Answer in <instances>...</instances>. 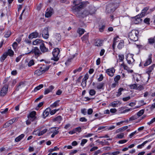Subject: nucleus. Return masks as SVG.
Returning a JSON list of instances; mask_svg holds the SVG:
<instances>
[{
  "mask_svg": "<svg viewBox=\"0 0 155 155\" xmlns=\"http://www.w3.org/2000/svg\"><path fill=\"white\" fill-rule=\"evenodd\" d=\"M137 84H131L130 85V87L131 88L133 89H137Z\"/></svg>",
  "mask_w": 155,
  "mask_h": 155,
  "instance_id": "obj_50",
  "label": "nucleus"
},
{
  "mask_svg": "<svg viewBox=\"0 0 155 155\" xmlns=\"http://www.w3.org/2000/svg\"><path fill=\"white\" fill-rule=\"evenodd\" d=\"M43 87V84H40L39 86L35 87V88L34 89V91L35 92L37 91L42 88Z\"/></svg>",
  "mask_w": 155,
  "mask_h": 155,
  "instance_id": "obj_35",
  "label": "nucleus"
},
{
  "mask_svg": "<svg viewBox=\"0 0 155 155\" xmlns=\"http://www.w3.org/2000/svg\"><path fill=\"white\" fill-rule=\"evenodd\" d=\"M35 64V62L34 60H31L30 61L28 62V67H31L32 65H33Z\"/></svg>",
  "mask_w": 155,
  "mask_h": 155,
  "instance_id": "obj_41",
  "label": "nucleus"
},
{
  "mask_svg": "<svg viewBox=\"0 0 155 155\" xmlns=\"http://www.w3.org/2000/svg\"><path fill=\"white\" fill-rule=\"evenodd\" d=\"M47 131V129H44L43 130L39 132L38 134V136H41V135H42L43 134H44L45 133H46V132Z\"/></svg>",
  "mask_w": 155,
  "mask_h": 155,
  "instance_id": "obj_37",
  "label": "nucleus"
},
{
  "mask_svg": "<svg viewBox=\"0 0 155 155\" xmlns=\"http://www.w3.org/2000/svg\"><path fill=\"white\" fill-rule=\"evenodd\" d=\"M121 66H123L124 68V69L125 70H126L127 71H129V68L124 63L122 64L121 65Z\"/></svg>",
  "mask_w": 155,
  "mask_h": 155,
  "instance_id": "obj_49",
  "label": "nucleus"
},
{
  "mask_svg": "<svg viewBox=\"0 0 155 155\" xmlns=\"http://www.w3.org/2000/svg\"><path fill=\"white\" fill-rule=\"evenodd\" d=\"M104 77L102 74L100 75L99 77L98 78V81H101L103 79Z\"/></svg>",
  "mask_w": 155,
  "mask_h": 155,
  "instance_id": "obj_61",
  "label": "nucleus"
},
{
  "mask_svg": "<svg viewBox=\"0 0 155 155\" xmlns=\"http://www.w3.org/2000/svg\"><path fill=\"white\" fill-rule=\"evenodd\" d=\"M7 56V54L5 53L1 57V61H4L5 59Z\"/></svg>",
  "mask_w": 155,
  "mask_h": 155,
  "instance_id": "obj_39",
  "label": "nucleus"
},
{
  "mask_svg": "<svg viewBox=\"0 0 155 155\" xmlns=\"http://www.w3.org/2000/svg\"><path fill=\"white\" fill-rule=\"evenodd\" d=\"M81 39L83 42L87 43L88 39V34H87L86 35H85L82 37L81 38Z\"/></svg>",
  "mask_w": 155,
  "mask_h": 155,
  "instance_id": "obj_25",
  "label": "nucleus"
},
{
  "mask_svg": "<svg viewBox=\"0 0 155 155\" xmlns=\"http://www.w3.org/2000/svg\"><path fill=\"white\" fill-rule=\"evenodd\" d=\"M55 38L58 41H59L61 38V35L59 34H57L55 35Z\"/></svg>",
  "mask_w": 155,
  "mask_h": 155,
  "instance_id": "obj_38",
  "label": "nucleus"
},
{
  "mask_svg": "<svg viewBox=\"0 0 155 155\" xmlns=\"http://www.w3.org/2000/svg\"><path fill=\"white\" fill-rule=\"evenodd\" d=\"M140 75L138 74H135L133 75V78L134 80H136L138 82L140 78Z\"/></svg>",
  "mask_w": 155,
  "mask_h": 155,
  "instance_id": "obj_24",
  "label": "nucleus"
},
{
  "mask_svg": "<svg viewBox=\"0 0 155 155\" xmlns=\"http://www.w3.org/2000/svg\"><path fill=\"white\" fill-rule=\"evenodd\" d=\"M58 127H53L50 128L49 130V133H52V134L51 135V137L53 138L54 136L57 134L58 133V131L59 129Z\"/></svg>",
  "mask_w": 155,
  "mask_h": 155,
  "instance_id": "obj_5",
  "label": "nucleus"
},
{
  "mask_svg": "<svg viewBox=\"0 0 155 155\" xmlns=\"http://www.w3.org/2000/svg\"><path fill=\"white\" fill-rule=\"evenodd\" d=\"M100 28L99 29V31L101 32H102L104 31V28H105V26L104 25H102L100 27Z\"/></svg>",
  "mask_w": 155,
  "mask_h": 155,
  "instance_id": "obj_59",
  "label": "nucleus"
},
{
  "mask_svg": "<svg viewBox=\"0 0 155 155\" xmlns=\"http://www.w3.org/2000/svg\"><path fill=\"white\" fill-rule=\"evenodd\" d=\"M124 90V89L122 88H120L118 90V94H117V97L119 96L121 94V92Z\"/></svg>",
  "mask_w": 155,
  "mask_h": 155,
  "instance_id": "obj_43",
  "label": "nucleus"
},
{
  "mask_svg": "<svg viewBox=\"0 0 155 155\" xmlns=\"http://www.w3.org/2000/svg\"><path fill=\"white\" fill-rule=\"evenodd\" d=\"M87 141V140L86 139H83L81 140V145L82 146H83L84 144Z\"/></svg>",
  "mask_w": 155,
  "mask_h": 155,
  "instance_id": "obj_45",
  "label": "nucleus"
},
{
  "mask_svg": "<svg viewBox=\"0 0 155 155\" xmlns=\"http://www.w3.org/2000/svg\"><path fill=\"white\" fill-rule=\"evenodd\" d=\"M36 112L35 111H33L30 113L29 114L28 116V117L30 120L33 121L36 118Z\"/></svg>",
  "mask_w": 155,
  "mask_h": 155,
  "instance_id": "obj_9",
  "label": "nucleus"
},
{
  "mask_svg": "<svg viewBox=\"0 0 155 155\" xmlns=\"http://www.w3.org/2000/svg\"><path fill=\"white\" fill-rule=\"evenodd\" d=\"M88 11L90 14V15L94 14L96 10L95 8L93 6H90L87 8Z\"/></svg>",
  "mask_w": 155,
  "mask_h": 155,
  "instance_id": "obj_18",
  "label": "nucleus"
},
{
  "mask_svg": "<svg viewBox=\"0 0 155 155\" xmlns=\"http://www.w3.org/2000/svg\"><path fill=\"white\" fill-rule=\"evenodd\" d=\"M118 7L117 5H114V3H110L107 6L106 12L107 13H112L115 11Z\"/></svg>",
  "mask_w": 155,
  "mask_h": 155,
  "instance_id": "obj_2",
  "label": "nucleus"
},
{
  "mask_svg": "<svg viewBox=\"0 0 155 155\" xmlns=\"http://www.w3.org/2000/svg\"><path fill=\"white\" fill-rule=\"evenodd\" d=\"M5 54H7V55H9L10 56H12L14 54V52L11 49H9L7 53H5Z\"/></svg>",
  "mask_w": 155,
  "mask_h": 155,
  "instance_id": "obj_34",
  "label": "nucleus"
},
{
  "mask_svg": "<svg viewBox=\"0 0 155 155\" xmlns=\"http://www.w3.org/2000/svg\"><path fill=\"white\" fill-rule=\"evenodd\" d=\"M82 68L81 67H79L78 68L74 70L73 71L74 74H75L77 72H79L81 71Z\"/></svg>",
  "mask_w": 155,
  "mask_h": 155,
  "instance_id": "obj_56",
  "label": "nucleus"
},
{
  "mask_svg": "<svg viewBox=\"0 0 155 155\" xmlns=\"http://www.w3.org/2000/svg\"><path fill=\"white\" fill-rule=\"evenodd\" d=\"M62 119V118L61 117V116H58L54 119L53 121L57 122L58 123H60Z\"/></svg>",
  "mask_w": 155,
  "mask_h": 155,
  "instance_id": "obj_26",
  "label": "nucleus"
},
{
  "mask_svg": "<svg viewBox=\"0 0 155 155\" xmlns=\"http://www.w3.org/2000/svg\"><path fill=\"white\" fill-rule=\"evenodd\" d=\"M38 32H35L31 33L30 34L28 37L29 39H32L34 38H36L38 37Z\"/></svg>",
  "mask_w": 155,
  "mask_h": 155,
  "instance_id": "obj_19",
  "label": "nucleus"
},
{
  "mask_svg": "<svg viewBox=\"0 0 155 155\" xmlns=\"http://www.w3.org/2000/svg\"><path fill=\"white\" fill-rule=\"evenodd\" d=\"M86 82L87 81H85V80H83L81 83V85L83 87H85L86 86Z\"/></svg>",
  "mask_w": 155,
  "mask_h": 155,
  "instance_id": "obj_60",
  "label": "nucleus"
},
{
  "mask_svg": "<svg viewBox=\"0 0 155 155\" xmlns=\"http://www.w3.org/2000/svg\"><path fill=\"white\" fill-rule=\"evenodd\" d=\"M60 50L59 48H54L52 54L54 57V60L55 61H58L59 58L58 57V55L60 52Z\"/></svg>",
  "mask_w": 155,
  "mask_h": 155,
  "instance_id": "obj_6",
  "label": "nucleus"
},
{
  "mask_svg": "<svg viewBox=\"0 0 155 155\" xmlns=\"http://www.w3.org/2000/svg\"><path fill=\"white\" fill-rule=\"evenodd\" d=\"M89 94L91 96H93L95 95L96 93L94 89L91 90L89 91Z\"/></svg>",
  "mask_w": 155,
  "mask_h": 155,
  "instance_id": "obj_52",
  "label": "nucleus"
},
{
  "mask_svg": "<svg viewBox=\"0 0 155 155\" xmlns=\"http://www.w3.org/2000/svg\"><path fill=\"white\" fill-rule=\"evenodd\" d=\"M144 111L143 109H142L140 111H139L137 113V115L139 116H142L144 113Z\"/></svg>",
  "mask_w": 155,
  "mask_h": 155,
  "instance_id": "obj_46",
  "label": "nucleus"
},
{
  "mask_svg": "<svg viewBox=\"0 0 155 155\" xmlns=\"http://www.w3.org/2000/svg\"><path fill=\"white\" fill-rule=\"evenodd\" d=\"M47 12L45 14L46 17L48 18L52 15L54 13V11L53 8H50L47 9Z\"/></svg>",
  "mask_w": 155,
  "mask_h": 155,
  "instance_id": "obj_11",
  "label": "nucleus"
},
{
  "mask_svg": "<svg viewBox=\"0 0 155 155\" xmlns=\"http://www.w3.org/2000/svg\"><path fill=\"white\" fill-rule=\"evenodd\" d=\"M120 75H117L114 78V81L116 82H118V81L120 80Z\"/></svg>",
  "mask_w": 155,
  "mask_h": 155,
  "instance_id": "obj_47",
  "label": "nucleus"
},
{
  "mask_svg": "<svg viewBox=\"0 0 155 155\" xmlns=\"http://www.w3.org/2000/svg\"><path fill=\"white\" fill-rule=\"evenodd\" d=\"M144 89L143 86L142 85H140L138 87L137 86V90L140 91L143 90Z\"/></svg>",
  "mask_w": 155,
  "mask_h": 155,
  "instance_id": "obj_51",
  "label": "nucleus"
},
{
  "mask_svg": "<svg viewBox=\"0 0 155 155\" xmlns=\"http://www.w3.org/2000/svg\"><path fill=\"white\" fill-rule=\"evenodd\" d=\"M11 33L10 31H7L5 35V37L7 38L8 37L11 35Z\"/></svg>",
  "mask_w": 155,
  "mask_h": 155,
  "instance_id": "obj_48",
  "label": "nucleus"
},
{
  "mask_svg": "<svg viewBox=\"0 0 155 155\" xmlns=\"http://www.w3.org/2000/svg\"><path fill=\"white\" fill-rule=\"evenodd\" d=\"M16 118H13L9 120L8 121L11 125L14 122H15L16 120Z\"/></svg>",
  "mask_w": 155,
  "mask_h": 155,
  "instance_id": "obj_54",
  "label": "nucleus"
},
{
  "mask_svg": "<svg viewBox=\"0 0 155 155\" xmlns=\"http://www.w3.org/2000/svg\"><path fill=\"white\" fill-rule=\"evenodd\" d=\"M113 2L112 3H114V4L118 6H119V4L120 3V0H113Z\"/></svg>",
  "mask_w": 155,
  "mask_h": 155,
  "instance_id": "obj_42",
  "label": "nucleus"
},
{
  "mask_svg": "<svg viewBox=\"0 0 155 155\" xmlns=\"http://www.w3.org/2000/svg\"><path fill=\"white\" fill-rule=\"evenodd\" d=\"M141 18V17H140L139 15L134 17L133 20L134 23L135 24H138L140 22L142 21V19Z\"/></svg>",
  "mask_w": 155,
  "mask_h": 155,
  "instance_id": "obj_14",
  "label": "nucleus"
},
{
  "mask_svg": "<svg viewBox=\"0 0 155 155\" xmlns=\"http://www.w3.org/2000/svg\"><path fill=\"white\" fill-rule=\"evenodd\" d=\"M120 152L119 151L114 152L111 153H110L109 154L110 155H117L119 154Z\"/></svg>",
  "mask_w": 155,
  "mask_h": 155,
  "instance_id": "obj_64",
  "label": "nucleus"
},
{
  "mask_svg": "<svg viewBox=\"0 0 155 155\" xmlns=\"http://www.w3.org/2000/svg\"><path fill=\"white\" fill-rule=\"evenodd\" d=\"M40 48L43 52H48V49L45 47L44 43L40 47Z\"/></svg>",
  "mask_w": 155,
  "mask_h": 155,
  "instance_id": "obj_21",
  "label": "nucleus"
},
{
  "mask_svg": "<svg viewBox=\"0 0 155 155\" xmlns=\"http://www.w3.org/2000/svg\"><path fill=\"white\" fill-rule=\"evenodd\" d=\"M8 89V85L7 84L5 85L1 90L0 93V96L2 97L5 96L7 93Z\"/></svg>",
  "mask_w": 155,
  "mask_h": 155,
  "instance_id": "obj_7",
  "label": "nucleus"
},
{
  "mask_svg": "<svg viewBox=\"0 0 155 155\" xmlns=\"http://www.w3.org/2000/svg\"><path fill=\"white\" fill-rule=\"evenodd\" d=\"M73 4L74 6H73V9L77 11H80L84 7V3L80 1H74Z\"/></svg>",
  "mask_w": 155,
  "mask_h": 155,
  "instance_id": "obj_3",
  "label": "nucleus"
},
{
  "mask_svg": "<svg viewBox=\"0 0 155 155\" xmlns=\"http://www.w3.org/2000/svg\"><path fill=\"white\" fill-rule=\"evenodd\" d=\"M143 21L145 23L148 25L150 24V19L149 18H146Z\"/></svg>",
  "mask_w": 155,
  "mask_h": 155,
  "instance_id": "obj_53",
  "label": "nucleus"
},
{
  "mask_svg": "<svg viewBox=\"0 0 155 155\" xmlns=\"http://www.w3.org/2000/svg\"><path fill=\"white\" fill-rule=\"evenodd\" d=\"M155 122V117L152 119L150 121L147 123V124L149 125H150L151 124Z\"/></svg>",
  "mask_w": 155,
  "mask_h": 155,
  "instance_id": "obj_63",
  "label": "nucleus"
},
{
  "mask_svg": "<svg viewBox=\"0 0 155 155\" xmlns=\"http://www.w3.org/2000/svg\"><path fill=\"white\" fill-rule=\"evenodd\" d=\"M31 52L34 53L35 55L38 56L41 54L40 51L38 48L36 47L33 49L31 51L28 52L27 54H29Z\"/></svg>",
  "mask_w": 155,
  "mask_h": 155,
  "instance_id": "obj_12",
  "label": "nucleus"
},
{
  "mask_svg": "<svg viewBox=\"0 0 155 155\" xmlns=\"http://www.w3.org/2000/svg\"><path fill=\"white\" fill-rule=\"evenodd\" d=\"M44 41L40 39H36L33 42V45H40V47L42 45Z\"/></svg>",
  "mask_w": 155,
  "mask_h": 155,
  "instance_id": "obj_15",
  "label": "nucleus"
},
{
  "mask_svg": "<svg viewBox=\"0 0 155 155\" xmlns=\"http://www.w3.org/2000/svg\"><path fill=\"white\" fill-rule=\"evenodd\" d=\"M139 104H140L141 106H143V105H145L146 103H144L143 100H141L139 101Z\"/></svg>",
  "mask_w": 155,
  "mask_h": 155,
  "instance_id": "obj_62",
  "label": "nucleus"
},
{
  "mask_svg": "<svg viewBox=\"0 0 155 155\" xmlns=\"http://www.w3.org/2000/svg\"><path fill=\"white\" fill-rule=\"evenodd\" d=\"M149 9L148 7H145L144 8L142 11L141 13L139 15L140 17H142L144 16L146 14V12Z\"/></svg>",
  "mask_w": 155,
  "mask_h": 155,
  "instance_id": "obj_20",
  "label": "nucleus"
},
{
  "mask_svg": "<svg viewBox=\"0 0 155 155\" xmlns=\"http://www.w3.org/2000/svg\"><path fill=\"white\" fill-rule=\"evenodd\" d=\"M119 59L121 61H123L124 58V56L123 54H120L118 55Z\"/></svg>",
  "mask_w": 155,
  "mask_h": 155,
  "instance_id": "obj_57",
  "label": "nucleus"
},
{
  "mask_svg": "<svg viewBox=\"0 0 155 155\" xmlns=\"http://www.w3.org/2000/svg\"><path fill=\"white\" fill-rule=\"evenodd\" d=\"M151 58V54L149 55L148 59L146 60L144 64V66H147L150 64L152 63V60Z\"/></svg>",
  "mask_w": 155,
  "mask_h": 155,
  "instance_id": "obj_16",
  "label": "nucleus"
},
{
  "mask_svg": "<svg viewBox=\"0 0 155 155\" xmlns=\"http://www.w3.org/2000/svg\"><path fill=\"white\" fill-rule=\"evenodd\" d=\"M25 135L23 134H22L18 137H17L15 139V141L16 142H18L21 140L24 137Z\"/></svg>",
  "mask_w": 155,
  "mask_h": 155,
  "instance_id": "obj_27",
  "label": "nucleus"
},
{
  "mask_svg": "<svg viewBox=\"0 0 155 155\" xmlns=\"http://www.w3.org/2000/svg\"><path fill=\"white\" fill-rule=\"evenodd\" d=\"M84 30L81 28H79L78 29L77 32L80 35V36H81V35L83 34L84 32Z\"/></svg>",
  "mask_w": 155,
  "mask_h": 155,
  "instance_id": "obj_30",
  "label": "nucleus"
},
{
  "mask_svg": "<svg viewBox=\"0 0 155 155\" xmlns=\"http://www.w3.org/2000/svg\"><path fill=\"white\" fill-rule=\"evenodd\" d=\"M151 141V140H146L143 142L142 144L140 145H138L137 147V148L139 149H141L144 146V145L147 143L148 142H150Z\"/></svg>",
  "mask_w": 155,
  "mask_h": 155,
  "instance_id": "obj_28",
  "label": "nucleus"
},
{
  "mask_svg": "<svg viewBox=\"0 0 155 155\" xmlns=\"http://www.w3.org/2000/svg\"><path fill=\"white\" fill-rule=\"evenodd\" d=\"M49 68V66H44L41 67L39 69L37 70L35 72V74L39 76L44 73L46 71H48Z\"/></svg>",
  "mask_w": 155,
  "mask_h": 155,
  "instance_id": "obj_4",
  "label": "nucleus"
},
{
  "mask_svg": "<svg viewBox=\"0 0 155 155\" xmlns=\"http://www.w3.org/2000/svg\"><path fill=\"white\" fill-rule=\"evenodd\" d=\"M59 150V148L57 147H54V148L51 149H50L49 150V152H50V153L52 152L58 150Z\"/></svg>",
  "mask_w": 155,
  "mask_h": 155,
  "instance_id": "obj_44",
  "label": "nucleus"
},
{
  "mask_svg": "<svg viewBox=\"0 0 155 155\" xmlns=\"http://www.w3.org/2000/svg\"><path fill=\"white\" fill-rule=\"evenodd\" d=\"M82 15L83 16H86L89 15H90V14L89 12L88 11L87 8L82 13Z\"/></svg>",
  "mask_w": 155,
  "mask_h": 155,
  "instance_id": "obj_29",
  "label": "nucleus"
},
{
  "mask_svg": "<svg viewBox=\"0 0 155 155\" xmlns=\"http://www.w3.org/2000/svg\"><path fill=\"white\" fill-rule=\"evenodd\" d=\"M139 34L138 31L133 30L129 32L128 35V38L132 41H136L138 39Z\"/></svg>",
  "mask_w": 155,
  "mask_h": 155,
  "instance_id": "obj_1",
  "label": "nucleus"
},
{
  "mask_svg": "<svg viewBox=\"0 0 155 155\" xmlns=\"http://www.w3.org/2000/svg\"><path fill=\"white\" fill-rule=\"evenodd\" d=\"M133 55L130 54H128L127 55L126 57V59L127 63L129 64H132L134 61V60L133 58Z\"/></svg>",
  "mask_w": 155,
  "mask_h": 155,
  "instance_id": "obj_8",
  "label": "nucleus"
},
{
  "mask_svg": "<svg viewBox=\"0 0 155 155\" xmlns=\"http://www.w3.org/2000/svg\"><path fill=\"white\" fill-rule=\"evenodd\" d=\"M124 137V134L123 133H121L117 134L116 138H117L122 139Z\"/></svg>",
  "mask_w": 155,
  "mask_h": 155,
  "instance_id": "obj_36",
  "label": "nucleus"
},
{
  "mask_svg": "<svg viewBox=\"0 0 155 155\" xmlns=\"http://www.w3.org/2000/svg\"><path fill=\"white\" fill-rule=\"evenodd\" d=\"M104 85L103 83H99L97 84V88L98 89H102Z\"/></svg>",
  "mask_w": 155,
  "mask_h": 155,
  "instance_id": "obj_32",
  "label": "nucleus"
},
{
  "mask_svg": "<svg viewBox=\"0 0 155 155\" xmlns=\"http://www.w3.org/2000/svg\"><path fill=\"white\" fill-rule=\"evenodd\" d=\"M50 111V109H46L43 113V118H45L49 114V111Z\"/></svg>",
  "mask_w": 155,
  "mask_h": 155,
  "instance_id": "obj_23",
  "label": "nucleus"
},
{
  "mask_svg": "<svg viewBox=\"0 0 155 155\" xmlns=\"http://www.w3.org/2000/svg\"><path fill=\"white\" fill-rule=\"evenodd\" d=\"M148 43L150 44H153L155 42V37L154 38H150L148 39Z\"/></svg>",
  "mask_w": 155,
  "mask_h": 155,
  "instance_id": "obj_40",
  "label": "nucleus"
},
{
  "mask_svg": "<svg viewBox=\"0 0 155 155\" xmlns=\"http://www.w3.org/2000/svg\"><path fill=\"white\" fill-rule=\"evenodd\" d=\"M119 103V101H114L111 103L110 105V106H111L113 107H116Z\"/></svg>",
  "mask_w": 155,
  "mask_h": 155,
  "instance_id": "obj_31",
  "label": "nucleus"
},
{
  "mask_svg": "<svg viewBox=\"0 0 155 155\" xmlns=\"http://www.w3.org/2000/svg\"><path fill=\"white\" fill-rule=\"evenodd\" d=\"M25 85V82H21L18 85L16 88L17 91H18L20 88H22Z\"/></svg>",
  "mask_w": 155,
  "mask_h": 155,
  "instance_id": "obj_22",
  "label": "nucleus"
},
{
  "mask_svg": "<svg viewBox=\"0 0 155 155\" xmlns=\"http://www.w3.org/2000/svg\"><path fill=\"white\" fill-rule=\"evenodd\" d=\"M75 132H80L81 131V128L80 127H79L74 129Z\"/></svg>",
  "mask_w": 155,
  "mask_h": 155,
  "instance_id": "obj_55",
  "label": "nucleus"
},
{
  "mask_svg": "<svg viewBox=\"0 0 155 155\" xmlns=\"http://www.w3.org/2000/svg\"><path fill=\"white\" fill-rule=\"evenodd\" d=\"M42 36L45 39H48L49 36L48 28L47 27H46L44 28L42 32Z\"/></svg>",
  "mask_w": 155,
  "mask_h": 155,
  "instance_id": "obj_10",
  "label": "nucleus"
},
{
  "mask_svg": "<svg viewBox=\"0 0 155 155\" xmlns=\"http://www.w3.org/2000/svg\"><path fill=\"white\" fill-rule=\"evenodd\" d=\"M124 46V43L122 42L119 43L118 45V48L119 49H121Z\"/></svg>",
  "mask_w": 155,
  "mask_h": 155,
  "instance_id": "obj_58",
  "label": "nucleus"
},
{
  "mask_svg": "<svg viewBox=\"0 0 155 155\" xmlns=\"http://www.w3.org/2000/svg\"><path fill=\"white\" fill-rule=\"evenodd\" d=\"M59 100H57L53 104L51 105V107H54L58 106L59 104Z\"/></svg>",
  "mask_w": 155,
  "mask_h": 155,
  "instance_id": "obj_33",
  "label": "nucleus"
},
{
  "mask_svg": "<svg viewBox=\"0 0 155 155\" xmlns=\"http://www.w3.org/2000/svg\"><path fill=\"white\" fill-rule=\"evenodd\" d=\"M115 72V70L113 68L108 69L106 70V73L110 77H112L114 75V73Z\"/></svg>",
  "mask_w": 155,
  "mask_h": 155,
  "instance_id": "obj_13",
  "label": "nucleus"
},
{
  "mask_svg": "<svg viewBox=\"0 0 155 155\" xmlns=\"http://www.w3.org/2000/svg\"><path fill=\"white\" fill-rule=\"evenodd\" d=\"M155 67V64H153L152 66L149 67V68L147 69L146 71V73L147 74L149 75L148 79L150 78V74L151 71L153 70V68Z\"/></svg>",
  "mask_w": 155,
  "mask_h": 155,
  "instance_id": "obj_17",
  "label": "nucleus"
}]
</instances>
